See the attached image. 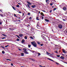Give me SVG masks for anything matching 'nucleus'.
Here are the masks:
<instances>
[{"mask_svg":"<svg viewBox=\"0 0 67 67\" xmlns=\"http://www.w3.org/2000/svg\"><path fill=\"white\" fill-rule=\"evenodd\" d=\"M56 53H57L58 52H57V51L55 52Z\"/></svg>","mask_w":67,"mask_h":67,"instance_id":"nucleus-61","label":"nucleus"},{"mask_svg":"<svg viewBox=\"0 0 67 67\" xmlns=\"http://www.w3.org/2000/svg\"><path fill=\"white\" fill-rule=\"evenodd\" d=\"M1 16H2V17H3V15H2V14H0Z\"/></svg>","mask_w":67,"mask_h":67,"instance_id":"nucleus-26","label":"nucleus"},{"mask_svg":"<svg viewBox=\"0 0 67 67\" xmlns=\"http://www.w3.org/2000/svg\"><path fill=\"white\" fill-rule=\"evenodd\" d=\"M41 46H43V44H40Z\"/></svg>","mask_w":67,"mask_h":67,"instance_id":"nucleus-40","label":"nucleus"},{"mask_svg":"<svg viewBox=\"0 0 67 67\" xmlns=\"http://www.w3.org/2000/svg\"><path fill=\"white\" fill-rule=\"evenodd\" d=\"M31 43L34 47H37V44L35 43V41L31 42Z\"/></svg>","mask_w":67,"mask_h":67,"instance_id":"nucleus-1","label":"nucleus"},{"mask_svg":"<svg viewBox=\"0 0 67 67\" xmlns=\"http://www.w3.org/2000/svg\"><path fill=\"white\" fill-rule=\"evenodd\" d=\"M19 13H21V12H19Z\"/></svg>","mask_w":67,"mask_h":67,"instance_id":"nucleus-55","label":"nucleus"},{"mask_svg":"<svg viewBox=\"0 0 67 67\" xmlns=\"http://www.w3.org/2000/svg\"><path fill=\"white\" fill-rule=\"evenodd\" d=\"M32 53H34V52H35V51H32Z\"/></svg>","mask_w":67,"mask_h":67,"instance_id":"nucleus-51","label":"nucleus"},{"mask_svg":"<svg viewBox=\"0 0 67 67\" xmlns=\"http://www.w3.org/2000/svg\"><path fill=\"white\" fill-rule=\"evenodd\" d=\"M35 7H36V5H31V7H32V8H34Z\"/></svg>","mask_w":67,"mask_h":67,"instance_id":"nucleus-7","label":"nucleus"},{"mask_svg":"<svg viewBox=\"0 0 67 67\" xmlns=\"http://www.w3.org/2000/svg\"><path fill=\"white\" fill-rule=\"evenodd\" d=\"M46 2H48V0H46Z\"/></svg>","mask_w":67,"mask_h":67,"instance_id":"nucleus-34","label":"nucleus"},{"mask_svg":"<svg viewBox=\"0 0 67 67\" xmlns=\"http://www.w3.org/2000/svg\"><path fill=\"white\" fill-rule=\"evenodd\" d=\"M4 51H2V53H3V54H4Z\"/></svg>","mask_w":67,"mask_h":67,"instance_id":"nucleus-37","label":"nucleus"},{"mask_svg":"<svg viewBox=\"0 0 67 67\" xmlns=\"http://www.w3.org/2000/svg\"><path fill=\"white\" fill-rule=\"evenodd\" d=\"M41 18H42V19H44V17H43V16H41Z\"/></svg>","mask_w":67,"mask_h":67,"instance_id":"nucleus-45","label":"nucleus"},{"mask_svg":"<svg viewBox=\"0 0 67 67\" xmlns=\"http://www.w3.org/2000/svg\"><path fill=\"white\" fill-rule=\"evenodd\" d=\"M2 10L0 9V11L1 12H2Z\"/></svg>","mask_w":67,"mask_h":67,"instance_id":"nucleus-41","label":"nucleus"},{"mask_svg":"<svg viewBox=\"0 0 67 67\" xmlns=\"http://www.w3.org/2000/svg\"><path fill=\"white\" fill-rule=\"evenodd\" d=\"M30 14H31L30 13H28V15H30Z\"/></svg>","mask_w":67,"mask_h":67,"instance_id":"nucleus-30","label":"nucleus"},{"mask_svg":"<svg viewBox=\"0 0 67 67\" xmlns=\"http://www.w3.org/2000/svg\"><path fill=\"white\" fill-rule=\"evenodd\" d=\"M31 19H32V18H31V17H30V18H29V19H30V20H31Z\"/></svg>","mask_w":67,"mask_h":67,"instance_id":"nucleus-42","label":"nucleus"},{"mask_svg":"<svg viewBox=\"0 0 67 67\" xmlns=\"http://www.w3.org/2000/svg\"><path fill=\"white\" fill-rule=\"evenodd\" d=\"M2 47L3 48V49H4V47Z\"/></svg>","mask_w":67,"mask_h":67,"instance_id":"nucleus-50","label":"nucleus"},{"mask_svg":"<svg viewBox=\"0 0 67 67\" xmlns=\"http://www.w3.org/2000/svg\"><path fill=\"white\" fill-rule=\"evenodd\" d=\"M20 54H21V56H24V53H21Z\"/></svg>","mask_w":67,"mask_h":67,"instance_id":"nucleus-12","label":"nucleus"},{"mask_svg":"<svg viewBox=\"0 0 67 67\" xmlns=\"http://www.w3.org/2000/svg\"><path fill=\"white\" fill-rule=\"evenodd\" d=\"M40 14L42 15V16H44V14L43 13H41Z\"/></svg>","mask_w":67,"mask_h":67,"instance_id":"nucleus-17","label":"nucleus"},{"mask_svg":"<svg viewBox=\"0 0 67 67\" xmlns=\"http://www.w3.org/2000/svg\"><path fill=\"white\" fill-rule=\"evenodd\" d=\"M42 67H45V66H42Z\"/></svg>","mask_w":67,"mask_h":67,"instance_id":"nucleus-64","label":"nucleus"},{"mask_svg":"<svg viewBox=\"0 0 67 67\" xmlns=\"http://www.w3.org/2000/svg\"><path fill=\"white\" fill-rule=\"evenodd\" d=\"M48 59H49V60H51V61H52V62H54V61L53 60L49 58H47Z\"/></svg>","mask_w":67,"mask_h":67,"instance_id":"nucleus-4","label":"nucleus"},{"mask_svg":"<svg viewBox=\"0 0 67 67\" xmlns=\"http://www.w3.org/2000/svg\"><path fill=\"white\" fill-rule=\"evenodd\" d=\"M19 36H20V37H22L23 36V34H20L19 35Z\"/></svg>","mask_w":67,"mask_h":67,"instance_id":"nucleus-14","label":"nucleus"},{"mask_svg":"<svg viewBox=\"0 0 67 67\" xmlns=\"http://www.w3.org/2000/svg\"><path fill=\"white\" fill-rule=\"evenodd\" d=\"M62 51H63V53H65V54H66V52H65V50H64V49H63Z\"/></svg>","mask_w":67,"mask_h":67,"instance_id":"nucleus-9","label":"nucleus"},{"mask_svg":"<svg viewBox=\"0 0 67 67\" xmlns=\"http://www.w3.org/2000/svg\"><path fill=\"white\" fill-rule=\"evenodd\" d=\"M24 42H25V40H24L23 39L22 40V41L21 42L22 43H24Z\"/></svg>","mask_w":67,"mask_h":67,"instance_id":"nucleus-11","label":"nucleus"},{"mask_svg":"<svg viewBox=\"0 0 67 67\" xmlns=\"http://www.w3.org/2000/svg\"><path fill=\"white\" fill-rule=\"evenodd\" d=\"M6 60H9V59H6Z\"/></svg>","mask_w":67,"mask_h":67,"instance_id":"nucleus-54","label":"nucleus"},{"mask_svg":"<svg viewBox=\"0 0 67 67\" xmlns=\"http://www.w3.org/2000/svg\"><path fill=\"white\" fill-rule=\"evenodd\" d=\"M37 54H38V56H40V55H41V54H40V53H37Z\"/></svg>","mask_w":67,"mask_h":67,"instance_id":"nucleus-24","label":"nucleus"},{"mask_svg":"<svg viewBox=\"0 0 67 67\" xmlns=\"http://www.w3.org/2000/svg\"><path fill=\"white\" fill-rule=\"evenodd\" d=\"M16 40L17 41H20V39H19L17 38L16 39Z\"/></svg>","mask_w":67,"mask_h":67,"instance_id":"nucleus-29","label":"nucleus"},{"mask_svg":"<svg viewBox=\"0 0 67 67\" xmlns=\"http://www.w3.org/2000/svg\"><path fill=\"white\" fill-rule=\"evenodd\" d=\"M63 9L64 10V11H66V7H63Z\"/></svg>","mask_w":67,"mask_h":67,"instance_id":"nucleus-8","label":"nucleus"},{"mask_svg":"<svg viewBox=\"0 0 67 67\" xmlns=\"http://www.w3.org/2000/svg\"><path fill=\"white\" fill-rule=\"evenodd\" d=\"M12 8H13V9L14 10H15V8H14L13 6L12 7Z\"/></svg>","mask_w":67,"mask_h":67,"instance_id":"nucleus-20","label":"nucleus"},{"mask_svg":"<svg viewBox=\"0 0 67 67\" xmlns=\"http://www.w3.org/2000/svg\"><path fill=\"white\" fill-rule=\"evenodd\" d=\"M41 36V37H42L43 39L44 40H46V38L44 36H43L42 35Z\"/></svg>","mask_w":67,"mask_h":67,"instance_id":"nucleus-3","label":"nucleus"},{"mask_svg":"<svg viewBox=\"0 0 67 67\" xmlns=\"http://www.w3.org/2000/svg\"><path fill=\"white\" fill-rule=\"evenodd\" d=\"M40 13V11H39V13Z\"/></svg>","mask_w":67,"mask_h":67,"instance_id":"nucleus-63","label":"nucleus"},{"mask_svg":"<svg viewBox=\"0 0 67 67\" xmlns=\"http://www.w3.org/2000/svg\"><path fill=\"white\" fill-rule=\"evenodd\" d=\"M11 65H12V66H13V64L12 63H11Z\"/></svg>","mask_w":67,"mask_h":67,"instance_id":"nucleus-43","label":"nucleus"},{"mask_svg":"<svg viewBox=\"0 0 67 67\" xmlns=\"http://www.w3.org/2000/svg\"><path fill=\"white\" fill-rule=\"evenodd\" d=\"M50 4L51 6H52V5H53V4L52 3H51Z\"/></svg>","mask_w":67,"mask_h":67,"instance_id":"nucleus-36","label":"nucleus"},{"mask_svg":"<svg viewBox=\"0 0 67 67\" xmlns=\"http://www.w3.org/2000/svg\"><path fill=\"white\" fill-rule=\"evenodd\" d=\"M52 10H50V12L51 13V12H52Z\"/></svg>","mask_w":67,"mask_h":67,"instance_id":"nucleus-57","label":"nucleus"},{"mask_svg":"<svg viewBox=\"0 0 67 67\" xmlns=\"http://www.w3.org/2000/svg\"><path fill=\"white\" fill-rule=\"evenodd\" d=\"M28 47H31V46L29 44L28 45Z\"/></svg>","mask_w":67,"mask_h":67,"instance_id":"nucleus-28","label":"nucleus"},{"mask_svg":"<svg viewBox=\"0 0 67 67\" xmlns=\"http://www.w3.org/2000/svg\"><path fill=\"white\" fill-rule=\"evenodd\" d=\"M19 51H21V49H19Z\"/></svg>","mask_w":67,"mask_h":67,"instance_id":"nucleus-56","label":"nucleus"},{"mask_svg":"<svg viewBox=\"0 0 67 67\" xmlns=\"http://www.w3.org/2000/svg\"><path fill=\"white\" fill-rule=\"evenodd\" d=\"M56 10V8H54L53 9L54 11H55V10Z\"/></svg>","mask_w":67,"mask_h":67,"instance_id":"nucleus-33","label":"nucleus"},{"mask_svg":"<svg viewBox=\"0 0 67 67\" xmlns=\"http://www.w3.org/2000/svg\"><path fill=\"white\" fill-rule=\"evenodd\" d=\"M62 55H63V56H64V54H62Z\"/></svg>","mask_w":67,"mask_h":67,"instance_id":"nucleus-60","label":"nucleus"},{"mask_svg":"<svg viewBox=\"0 0 67 67\" xmlns=\"http://www.w3.org/2000/svg\"><path fill=\"white\" fill-rule=\"evenodd\" d=\"M45 21H46V22H49V20L47 19H45Z\"/></svg>","mask_w":67,"mask_h":67,"instance_id":"nucleus-16","label":"nucleus"},{"mask_svg":"<svg viewBox=\"0 0 67 67\" xmlns=\"http://www.w3.org/2000/svg\"><path fill=\"white\" fill-rule=\"evenodd\" d=\"M16 7H17L18 8H19V5H16Z\"/></svg>","mask_w":67,"mask_h":67,"instance_id":"nucleus-27","label":"nucleus"},{"mask_svg":"<svg viewBox=\"0 0 67 67\" xmlns=\"http://www.w3.org/2000/svg\"><path fill=\"white\" fill-rule=\"evenodd\" d=\"M2 35H3L4 36H5V37H6L7 36V35H4V34H2Z\"/></svg>","mask_w":67,"mask_h":67,"instance_id":"nucleus-22","label":"nucleus"},{"mask_svg":"<svg viewBox=\"0 0 67 67\" xmlns=\"http://www.w3.org/2000/svg\"><path fill=\"white\" fill-rule=\"evenodd\" d=\"M60 58H61V59H64L65 58V57H63V56H61Z\"/></svg>","mask_w":67,"mask_h":67,"instance_id":"nucleus-6","label":"nucleus"},{"mask_svg":"<svg viewBox=\"0 0 67 67\" xmlns=\"http://www.w3.org/2000/svg\"><path fill=\"white\" fill-rule=\"evenodd\" d=\"M30 38H33V37H32L30 36Z\"/></svg>","mask_w":67,"mask_h":67,"instance_id":"nucleus-46","label":"nucleus"},{"mask_svg":"<svg viewBox=\"0 0 67 67\" xmlns=\"http://www.w3.org/2000/svg\"><path fill=\"white\" fill-rule=\"evenodd\" d=\"M8 46H9V45H8L7 46H5V47H8Z\"/></svg>","mask_w":67,"mask_h":67,"instance_id":"nucleus-39","label":"nucleus"},{"mask_svg":"<svg viewBox=\"0 0 67 67\" xmlns=\"http://www.w3.org/2000/svg\"><path fill=\"white\" fill-rule=\"evenodd\" d=\"M5 38V37H3L2 38V39H4V38Z\"/></svg>","mask_w":67,"mask_h":67,"instance_id":"nucleus-44","label":"nucleus"},{"mask_svg":"<svg viewBox=\"0 0 67 67\" xmlns=\"http://www.w3.org/2000/svg\"><path fill=\"white\" fill-rule=\"evenodd\" d=\"M9 30H11V28H9Z\"/></svg>","mask_w":67,"mask_h":67,"instance_id":"nucleus-59","label":"nucleus"},{"mask_svg":"<svg viewBox=\"0 0 67 67\" xmlns=\"http://www.w3.org/2000/svg\"><path fill=\"white\" fill-rule=\"evenodd\" d=\"M25 54H29V52H27V51H25V52H24Z\"/></svg>","mask_w":67,"mask_h":67,"instance_id":"nucleus-18","label":"nucleus"},{"mask_svg":"<svg viewBox=\"0 0 67 67\" xmlns=\"http://www.w3.org/2000/svg\"><path fill=\"white\" fill-rule=\"evenodd\" d=\"M23 49L24 51V52H25L26 51V48H24Z\"/></svg>","mask_w":67,"mask_h":67,"instance_id":"nucleus-10","label":"nucleus"},{"mask_svg":"<svg viewBox=\"0 0 67 67\" xmlns=\"http://www.w3.org/2000/svg\"><path fill=\"white\" fill-rule=\"evenodd\" d=\"M37 43L38 44H39V45L40 44V42L37 41Z\"/></svg>","mask_w":67,"mask_h":67,"instance_id":"nucleus-23","label":"nucleus"},{"mask_svg":"<svg viewBox=\"0 0 67 67\" xmlns=\"http://www.w3.org/2000/svg\"><path fill=\"white\" fill-rule=\"evenodd\" d=\"M36 19L37 20H40V19H38V16H37Z\"/></svg>","mask_w":67,"mask_h":67,"instance_id":"nucleus-13","label":"nucleus"},{"mask_svg":"<svg viewBox=\"0 0 67 67\" xmlns=\"http://www.w3.org/2000/svg\"><path fill=\"white\" fill-rule=\"evenodd\" d=\"M56 64H57V65H58V64H59V63H56Z\"/></svg>","mask_w":67,"mask_h":67,"instance_id":"nucleus-52","label":"nucleus"},{"mask_svg":"<svg viewBox=\"0 0 67 67\" xmlns=\"http://www.w3.org/2000/svg\"><path fill=\"white\" fill-rule=\"evenodd\" d=\"M37 26H39V23H38L37 24Z\"/></svg>","mask_w":67,"mask_h":67,"instance_id":"nucleus-19","label":"nucleus"},{"mask_svg":"<svg viewBox=\"0 0 67 67\" xmlns=\"http://www.w3.org/2000/svg\"><path fill=\"white\" fill-rule=\"evenodd\" d=\"M63 20L64 21H66V20H65V19H63Z\"/></svg>","mask_w":67,"mask_h":67,"instance_id":"nucleus-48","label":"nucleus"},{"mask_svg":"<svg viewBox=\"0 0 67 67\" xmlns=\"http://www.w3.org/2000/svg\"><path fill=\"white\" fill-rule=\"evenodd\" d=\"M40 67H43V66H42L41 65H40Z\"/></svg>","mask_w":67,"mask_h":67,"instance_id":"nucleus-58","label":"nucleus"},{"mask_svg":"<svg viewBox=\"0 0 67 67\" xmlns=\"http://www.w3.org/2000/svg\"><path fill=\"white\" fill-rule=\"evenodd\" d=\"M18 19H20V17H17Z\"/></svg>","mask_w":67,"mask_h":67,"instance_id":"nucleus-49","label":"nucleus"},{"mask_svg":"<svg viewBox=\"0 0 67 67\" xmlns=\"http://www.w3.org/2000/svg\"><path fill=\"white\" fill-rule=\"evenodd\" d=\"M46 53H47V54H48L49 55H51V54H50V53H48V52H47Z\"/></svg>","mask_w":67,"mask_h":67,"instance_id":"nucleus-31","label":"nucleus"},{"mask_svg":"<svg viewBox=\"0 0 67 67\" xmlns=\"http://www.w3.org/2000/svg\"><path fill=\"white\" fill-rule=\"evenodd\" d=\"M2 21L1 20H0V24H2Z\"/></svg>","mask_w":67,"mask_h":67,"instance_id":"nucleus-21","label":"nucleus"},{"mask_svg":"<svg viewBox=\"0 0 67 67\" xmlns=\"http://www.w3.org/2000/svg\"><path fill=\"white\" fill-rule=\"evenodd\" d=\"M27 3L28 4H29V5H31L32 4L30 2H29L27 1Z\"/></svg>","mask_w":67,"mask_h":67,"instance_id":"nucleus-5","label":"nucleus"},{"mask_svg":"<svg viewBox=\"0 0 67 67\" xmlns=\"http://www.w3.org/2000/svg\"><path fill=\"white\" fill-rule=\"evenodd\" d=\"M19 22H21V21H20V19L19 20Z\"/></svg>","mask_w":67,"mask_h":67,"instance_id":"nucleus-62","label":"nucleus"},{"mask_svg":"<svg viewBox=\"0 0 67 67\" xmlns=\"http://www.w3.org/2000/svg\"><path fill=\"white\" fill-rule=\"evenodd\" d=\"M27 7L29 8V9L30 8V5L28 4H27Z\"/></svg>","mask_w":67,"mask_h":67,"instance_id":"nucleus-15","label":"nucleus"},{"mask_svg":"<svg viewBox=\"0 0 67 67\" xmlns=\"http://www.w3.org/2000/svg\"><path fill=\"white\" fill-rule=\"evenodd\" d=\"M58 26L60 29H62V27H63V25L61 24L59 25Z\"/></svg>","mask_w":67,"mask_h":67,"instance_id":"nucleus-2","label":"nucleus"},{"mask_svg":"<svg viewBox=\"0 0 67 67\" xmlns=\"http://www.w3.org/2000/svg\"><path fill=\"white\" fill-rule=\"evenodd\" d=\"M25 40H27V37H26V36H25Z\"/></svg>","mask_w":67,"mask_h":67,"instance_id":"nucleus-25","label":"nucleus"},{"mask_svg":"<svg viewBox=\"0 0 67 67\" xmlns=\"http://www.w3.org/2000/svg\"><path fill=\"white\" fill-rule=\"evenodd\" d=\"M55 47H58V46L57 45H55Z\"/></svg>","mask_w":67,"mask_h":67,"instance_id":"nucleus-53","label":"nucleus"},{"mask_svg":"<svg viewBox=\"0 0 67 67\" xmlns=\"http://www.w3.org/2000/svg\"><path fill=\"white\" fill-rule=\"evenodd\" d=\"M16 36H17V37H18V38H20V37H19V36L16 35Z\"/></svg>","mask_w":67,"mask_h":67,"instance_id":"nucleus-32","label":"nucleus"},{"mask_svg":"<svg viewBox=\"0 0 67 67\" xmlns=\"http://www.w3.org/2000/svg\"><path fill=\"white\" fill-rule=\"evenodd\" d=\"M14 15L15 16V17H16V18H18V16H16V14H14Z\"/></svg>","mask_w":67,"mask_h":67,"instance_id":"nucleus-38","label":"nucleus"},{"mask_svg":"<svg viewBox=\"0 0 67 67\" xmlns=\"http://www.w3.org/2000/svg\"><path fill=\"white\" fill-rule=\"evenodd\" d=\"M57 57H60V55H57Z\"/></svg>","mask_w":67,"mask_h":67,"instance_id":"nucleus-35","label":"nucleus"},{"mask_svg":"<svg viewBox=\"0 0 67 67\" xmlns=\"http://www.w3.org/2000/svg\"><path fill=\"white\" fill-rule=\"evenodd\" d=\"M42 11H43V12H46L45 10H42Z\"/></svg>","mask_w":67,"mask_h":67,"instance_id":"nucleus-47","label":"nucleus"}]
</instances>
